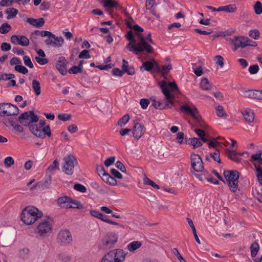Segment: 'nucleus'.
I'll list each match as a JSON object with an SVG mask.
<instances>
[{"label": "nucleus", "instance_id": "cd10ccee", "mask_svg": "<svg viewBox=\"0 0 262 262\" xmlns=\"http://www.w3.org/2000/svg\"><path fill=\"white\" fill-rule=\"evenodd\" d=\"M251 254L252 257H255L259 250V246L257 242H253L250 246Z\"/></svg>", "mask_w": 262, "mask_h": 262}, {"label": "nucleus", "instance_id": "58836bf2", "mask_svg": "<svg viewBox=\"0 0 262 262\" xmlns=\"http://www.w3.org/2000/svg\"><path fill=\"white\" fill-rule=\"evenodd\" d=\"M254 12L256 14L259 15L262 13V3L260 1H257L253 6Z\"/></svg>", "mask_w": 262, "mask_h": 262}, {"label": "nucleus", "instance_id": "de8ad7c7", "mask_svg": "<svg viewBox=\"0 0 262 262\" xmlns=\"http://www.w3.org/2000/svg\"><path fill=\"white\" fill-rule=\"evenodd\" d=\"M17 44L23 46H27L29 44V40L25 36H20V40L17 42Z\"/></svg>", "mask_w": 262, "mask_h": 262}, {"label": "nucleus", "instance_id": "6ab92c4d", "mask_svg": "<svg viewBox=\"0 0 262 262\" xmlns=\"http://www.w3.org/2000/svg\"><path fill=\"white\" fill-rule=\"evenodd\" d=\"M207 127V125L206 124V127L205 128H203L201 127L200 128H195L194 129L195 133L197 134V135L200 137L201 141L204 143L207 142L209 139L210 136L208 133H206L204 129H206Z\"/></svg>", "mask_w": 262, "mask_h": 262}, {"label": "nucleus", "instance_id": "c756f323", "mask_svg": "<svg viewBox=\"0 0 262 262\" xmlns=\"http://www.w3.org/2000/svg\"><path fill=\"white\" fill-rule=\"evenodd\" d=\"M157 69L161 73L163 76H165L172 69V66L170 63H168L167 65L163 66L162 69H161L159 66L157 65Z\"/></svg>", "mask_w": 262, "mask_h": 262}, {"label": "nucleus", "instance_id": "a211bd4d", "mask_svg": "<svg viewBox=\"0 0 262 262\" xmlns=\"http://www.w3.org/2000/svg\"><path fill=\"white\" fill-rule=\"evenodd\" d=\"M26 21L30 25L36 28H40L43 26L45 23V19L43 18L35 19L32 17H29L27 19Z\"/></svg>", "mask_w": 262, "mask_h": 262}, {"label": "nucleus", "instance_id": "774afa93", "mask_svg": "<svg viewBox=\"0 0 262 262\" xmlns=\"http://www.w3.org/2000/svg\"><path fill=\"white\" fill-rule=\"evenodd\" d=\"M111 173L114 177L118 179H122V175L121 174V173L115 169H111Z\"/></svg>", "mask_w": 262, "mask_h": 262}, {"label": "nucleus", "instance_id": "a18cd8bd", "mask_svg": "<svg viewBox=\"0 0 262 262\" xmlns=\"http://www.w3.org/2000/svg\"><path fill=\"white\" fill-rule=\"evenodd\" d=\"M29 250L28 248H24L19 250V255L23 259H27L29 257Z\"/></svg>", "mask_w": 262, "mask_h": 262}, {"label": "nucleus", "instance_id": "8fccbe9b", "mask_svg": "<svg viewBox=\"0 0 262 262\" xmlns=\"http://www.w3.org/2000/svg\"><path fill=\"white\" fill-rule=\"evenodd\" d=\"M58 257L60 260L63 262H70L72 259L71 256L64 253L59 254Z\"/></svg>", "mask_w": 262, "mask_h": 262}, {"label": "nucleus", "instance_id": "dca6fc26", "mask_svg": "<svg viewBox=\"0 0 262 262\" xmlns=\"http://www.w3.org/2000/svg\"><path fill=\"white\" fill-rule=\"evenodd\" d=\"M145 127L140 123H134V128L133 129V137L136 140H139L145 132Z\"/></svg>", "mask_w": 262, "mask_h": 262}, {"label": "nucleus", "instance_id": "7c9ffc66", "mask_svg": "<svg viewBox=\"0 0 262 262\" xmlns=\"http://www.w3.org/2000/svg\"><path fill=\"white\" fill-rule=\"evenodd\" d=\"M17 9L14 8H10L7 9L5 12L8 14L7 19H11L14 18L18 13Z\"/></svg>", "mask_w": 262, "mask_h": 262}, {"label": "nucleus", "instance_id": "052dcab7", "mask_svg": "<svg viewBox=\"0 0 262 262\" xmlns=\"http://www.w3.org/2000/svg\"><path fill=\"white\" fill-rule=\"evenodd\" d=\"M259 70V67L257 64L250 66L249 68V72L251 74H256Z\"/></svg>", "mask_w": 262, "mask_h": 262}, {"label": "nucleus", "instance_id": "4d7b16f0", "mask_svg": "<svg viewBox=\"0 0 262 262\" xmlns=\"http://www.w3.org/2000/svg\"><path fill=\"white\" fill-rule=\"evenodd\" d=\"M172 252L174 255H176L180 262H186L185 259L182 256L177 248H173L172 249Z\"/></svg>", "mask_w": 262, "mask_h": 262}, {"label": "nucleus", "instance_id": "bb28decb", "mask_svg": "<svg viewBox=\"0 0 262 262\" xmlns=\"http://www.w3.org/2000/svg\"><path fill=\"white\" fill-rule=\"evenodd\" d=\"M32 87L33 91L37 96H38L40 94L41 86L39 81L33 79L32 81Z\"/></svg>", "mask_w": 262, "mask_h": 262}, {"label": "nucleus", "instance_id": "0e129e2a", "mask_svg": "<svg viewBox=\"0 0 262 262\" xmlns=\"http://www.w3.org/2000/svg\"><path fill=\"white\" fill-rule=\"evenodd\" d=\"M156 4L155 0H146L145 7L147 10H151Z\"/></svg>", "mask_w": 262, "mask_h": 262}, {"label": "nucleus", "instance_id": "680f3d73", "mask_svg": "<svg viewBox=\"0 0 262 262\" xmlns=\"http://www.w3.org/2000/svg\"><path fill=\"white\" fill-rule=\"evenodd\" d=\"M115 157H114V156L110 157L105 160L104 164L106 167H109L110 166H111L114 164V163L115 162Z\"/></svg>", "mask_w": 262, "mask_h": 262}, {"label": "nucleus", "instance_id": "c9c22d12", "mask_svg": "<svg viewBox=\"0 0 262 262\" xmlns=\"http://www.w3.org/2000/svg\"><path fill=\"white\" fill-rule=\"evenodd\" d=\"M200 87L204 90H209L211 89V85L207 78H204L202 79L200 83Z\"/></svg>", "mask_w": 262, "mask_h": 262}, {"label": "nucleus", "instance_id": "09e8293b", "mask_svg": "<svg viewBox=\"0 0 262 262\" xmlns=\"http://www.w3.org/2000/svg\"><path fill=\"white\" fill-rule=\"evenodd\" d=\"M82 72V70L81 68L76 66H73L69 70V73L70 74H76L78 73H81Z\"/></svg>", "mask_w": 262, "mask_h": 262}, {"label": "nucleus", "instance_id": "393cba45", "mask_svg": "<svg viewBox=\"0 0 262 262\" xmlns=\"http://www.w3.org/2000/svg\"><path fill=\"white\" fill-rule=\"evenodd\" d=\"M142 246V243L140 241H133L127 246V249L129 252H133L140 248Z\"/></svg>", "mask_w": 262, "mask_h": 262}, {"label": "nucleus", "instance_id": "9d476101", "mask_svg": "<svg viewBox=\"0 0 262 262\" xmlns=\"http://www.w3.org/2000/svg\"><path fill=\"white\" fill-rule=\"evenodd\" d=\"M19 113L18 108L10 103L0 104V116L2 117L16 115Z\"/></svg>", "mask_w": 262, "mask_h": 262}, {"label": "nucleus", "instance_id": "603ef678", "mask_svg": "<svg viewBox=\"0 0 262 262\" xmlns=\"http://www.w3.org/2000/svg\"><path fill=\"white\" fill-rule=\"evenodd\" d=\"M24 62L25 64L28 67L30 68H33V64L30 58L27 55H25L23 57Z\"/></svg>", "mask_w": 262, "mask_h": 262}, {"label": "nucleus", "instance_id": "bf43d9fd", "mask_svg": "<svg viewBox=\"0 0 262 262\" xmlns=\"http://www.w3.org/2000/svg\"><path fill=\"white\" fill-rule=\"evenodd\" d=\"M210 157L216 162L219 163H221V159L220 158V152L219 151H217L215 152L210 153Z\"/></svg>", "mask_w": 262, "mask_h": 262}, {"label": "nucleus", "instance_id": "412c9836", "mask_svg": "<svg viewBox=\"0 0 262 262\" xmlns=\"http://www.w3.org/2000/svg\"><path fill=\"white\" fill-rule=\"evenodd\" d=\"M52 182V178L51 176H48L43 181H40L36 183L35 187H38L42 189L48 188Z\"/></svg>", "mask_w": 262, "mask_h": 262}, {"label": "nucleus", "instance_id": "864d4df0", "mask_svg": "<svg viewBox=\"0 0 262 262\" xmlns=\"http://www.w3.org/2000/svg\"><path fill=\"white\" fill-rule=\"evenodd\" d=\"M14 161L11 157H7V158H5L4 161V164L6 167H11L12 165L14 164Z\"/></svg>", "mask_w": 262, "mask_h": 262}, {"label": "nucleus", "instance_id": "4be33fe9", "mask_svg": "<svg viewBox=\"0 0 262 262\" xmlns=\"http://www.w3.org/2000/svg\"><path fill=\"white\" fill-rule=\"evenodd\" d=\"M242 114L247 122L250 123L253 122L254 120V114L250 108L246 109L242 112Z\"/></svg>", "mask_w": 262, "mask_h": 262}, {"label": "nucleus", "instance_id": "f03ea898", "mask_svg": "<svg viewBox=\"0 0 262 262\" xmlns=\"http://www.w3.org/2000/svg\"><path fill=\"white\" fill-rule=\"evenodd\" d=\"M125 37L129 41L126 48L135 54L139 55L141 52L151 54L154 52L153 47L149 44H154L150 33H148L146 36H144L140 33H136L134 34L130 30L127 32Z\"/></svg>", "mask_w": 262, "mask_h": 262}, {"label": "nucleus", "instance_id": "423d86ee", "mask_svg": "<svg viewBox=\"0 0 262 262\" xmlns=\"http://www.w3.org/2000/svg\"><path fill=\"white\" fill-rule=\"evenodd\" d=\"M127 253L122 249H117L110 251L104 255L101 262H122Z\"/></svg>", "mask_w": 262, "mask_h": 262}, {"label": "nucleus", "instance_id": "2f4dec72", "mask_svg": "<svg viewBox=\"0 0 262 262\" xmlns=\"http://www.w3.org/2000/svg\"><path fill=\"white\" fill-rule=\"evenodd\" d=\"M155 65H158L155 60L152 59V61H145L143 63L142 66L144 68L145 70L147 71H151Z\"/></svg>", "mask_w": 262, "mask_h": 262}, {"label": "nucleus", "instance_id": "ddd939ff", "mask_svg": "<svg viewBox=\"0 0 262 262\" xmlns=\"http://www.w3.org/2000/svg\"><path fill=\"white\" fill-rule=\"evenodd\" d=\"M51 35H48L45 43L47 46H53L55 47H60L64 43V39L61 36H56L50 32Z\"/></svg>", "mask_w": 262, "mask_h": 262}, {"label": "nucleus", "instance_id": "473e14b6", "mask_svg": "<svg viewBox=\"0 0 262 262\" xmlns=\"http://www.w3.org/2000/svg\"><path fill=\"white\" fill-rule=\"evenodd\" d=\"M220 138V137L218 138H211L210 136L209 137V139L208 141V147L209 148H215L216 147L217 145L220 144L221 143L217 141V139Z\"/></svg>", "mask_w": 262, "mask_h": 262}, {"label": "nucleus", "instance_id": "13d9d810", "mask_svg": "<svg viewBox=\"0 0 262 262\" xmlns=\"http://www.w3.org/2000/svg\"><path fill=\"white\" fill-rule=\"evenodd\" d=\"M78 57L79 58L88 59L90 58V55L89 51L87 50H84L82 51L79 54Z\"/></svg>", "mask_w": 262, "mask_h": 262}, {"label": "nucleus", "instance_id": "4c0bfd02", "mask_svg": "<svg viewBox=\"0 0 262 262\" xmlns=\"http://www.w3.org/2000/svg\"><path fill=\"white\" fill-rule=\"evenodd\" d=\"M256 169L257 180L259 183L262 185V169L259 165L254 164Z\"/></svg>", "mask_w": 262, "mask_h": 262}, {"label": "nucleus", "instance_id": "7ed1b4c3", "mask_svg": "<svg viewBox=\"0 0 262 262\" xmlns=\"http://www.w3.org/2000/svg\"><path fill=\"white\" fill-rule=\"evenodd\" d=\"M160 87L165 96V102L154 100L152 105L156 109L163 110L170 108L173 104L175 95L180 93L178 87L174 81L168 83L163 81Z\"/></svg>", "mask_w": 262, "mask_h": 262}, {"label": "nucleus", "instance_id": "3c124183", "mask_svg": "<svg viewBox=\"0 0 262 262\" xmlns=\"http://www.w3.org/2000/svg\"><path fill=\"white\" fill-rule=\"evenodd\" d=\"M214 61L216 64H219L221 68L224 67V58L221 55H216L214 57Z\"/></svg>", "mask_w": 262, "mask_h": 262}, {"label": "nucleus", "instance_id": "338daca9", "mask_svg": "<svg viewBox=\"0 0 262 262\" xmlns=\"http://www.w3.org/2000/svg\"><path fill=\"white\" fill-rule=\"evenodd\" d=\"M140 104L143 109H146L149 104V100L147 99L142 98L140 100Z\"/></svg>", "mask_w": 262, "mask_h": 262}, {"label": "nucleus", "instance_id": "aec40b11", "mask_svg": "<svg viewBox=\"0 0 262 262\" xmlns=\"http://www.w3.org/2000/svg\"><path fill=\"white\" fill-rule=\"evenodd\" d=\"M225 152L226 156L228 157V158H229L231 160L236 163L241 162L242 159L238 157L237 152H235V150L226 149Z\"/></svg>", "mask_w": 262, "mask_h": 262}, {"label": "nucleus", "instance_id": "5701e85b", "mask_svg": "<svg viewBox=\"0 0 262 262\" xmlns=\"http://www.w3.org/2000/svg\"><path fill=\"white\" fill-rule=\"evenodd\" d=\"M69 203H71V198L67 196L60 197L57 200V203L61 208L67 209Z\"/></svg>", "mask_w": 262, "mask_h": 262}, {"label": "nucleus", "instance_id": "2eb2a0df", "mask_svg": "<svg viewBox=\"0 0 262 262\" xmlns=\"http://www.w3.org/2000/svg\"><path fill=\"white\" fill-rule=\"evenodd\" d=\"M37 230L40 236H45L47 233L52 230V226L49 220L41 221L37 227Z\"/></svg>", "mask_w": 262, "mask_h": 262}, {"label": "nucleus", "instance_id": "4468645a", "mask_svg": "<svg viewBox=\"0 0 262 262\" xmlns=\"http://www.w3.org/2000/svg\"><path fill=\"white\" fill-rule=\"evenodd\" d=\"M191 164L194 171H202L204 169L203 161L198 155L193 154L191 155Z\"/></svg>", "mask_w": 262, "mask_h": 262}, {"label": "nucleus", "instance_id": "20e7f679", "mask_svg": "<svg viewBox=\"0 0 262 262\" xmlns=\"http://www.w3.org/2000/svg\"><path fill=\"white\" fill-rule=\"evenodd\" d=\"M42 212L33 206L26 207L21 214V220L27 225H31L34 223L38 219L42 217Z\"/></svg>", "mask_w": 262, "mask_h": 262}, {"label": "nucleus", "instance_id": "b1692460", "mask_svg": "<svg viewBox=\"0 0 262 262\" xmlns=\"http://www.w3.org/2000/svg\"><path fill=\"white\" fill-rule=\"evenodd\" d=\"M237 11V8L235 4H230L225 6H221L218 8V12L225 11L229 13H234Z\"/></svg>", "mask_w": 262, "mask_h": 262}, {"label": "nucleus", "instance_id": "c03bdc74", "mask_svg": "<svg viewBox=\"0 0 262 262\" xmlns=\"http://www.w3.org/2000/svg\"><path fill=\"white\" fill-rule=\"evenodd\" d=\"M51 35L50 32L48 31H38L35 30L32 34V36L33 35L38 36L40 35L42 37H47L48 35Z\"/></svg>", "mask_w": 262, "mask_h": 262}, {"label": "nucleus", "instance_id": "a878e982", "mask_svg": "<svg viewBox=\"0 0 262 262\" xmlns=\"http://www.w3.org/2000/svg\"><path fill=\"white\" fill-rule=\"evenodd\" d=\"M241 92L242 93V96H243L244 97L255 99V90H246L245 89H242L241 90Z\"/></svg>", "mask_w": 262, "mask_h": 262}, {"label": "nucleus", "instance_id": "f704fd0d", "mask_svg": "<svg viewBox=\"0 0 262 262\" xmlns=\"http://www.w3.org/2000/svg\"><path fill=\"white\" fill-rule=\"evenodd\" d=\"M189 144L193 146V148H196L202 145L201 141L198 138H191L189 139Z\"/></svg>", "mask_w": 262, "mask_h": 262}, {"label": "nucleus", "instance_id": "37998d69", "mask_svg": "<svg viewBox=\"0 0 262 262\" xmlns=\"http://www.w3.org/2000/svg\"><path fill=\"white\" fill-rule=\"evenodd\" d=\"M104 3L105 7L110 8H115L118 6V2L112 0H105Z\"/></svg>", "mask_w": 262, "mask_h": 262}, {"label": "nucleus", "instance_id": "f8f14e48", "mask_svg": "<svg viewBox=\"0 0 262 262\" xmlns=\"http://www.w3.org/2000/svg\"><path fill=\"white\" fill-rule=\"evenodd\" d=\"M57 241L61 246H66L72 242V236L70 232L67 230H61L58 234Z\"/></svg>", "mask_w": 262, "mask_h": 262}, {"label": "nucleus", "instance_id": "0eeeda50", "mask_svg": "<svg viewBox=\"0 0 262 262\" xmlns=\"http://www.w3.org/2000/svg\"><path fill=\"white\" fill-rule=\"evenodd\" d=\"M118 239L117 234L112 232H108L101 239L98 247L102 250L111 249L117 243Z\"/></svg>", "mask_w": 262, "mask_h": 262}, {"label": "nucleus", "instance_id": "f257e3e1", "mask_svg": "<svg viewBox=\"0 0 262 262\" xmlns=\"http://www.w3.org/2000/svg\"><path fill=\"white\" fill-rule=\"evenodd\" d=\"M33 111L26 112L21 114L18 117V121L24 126H28L30 132L36 137L43 139L46 136H51L49 125L44 126L46 124L45 120H40Z\"/></svg>", "mask_w": 262, "mask_h": 262}, {"label": "nucleus", "instance_id": "c85d7f7f", "mask_svg": "<svg viewBox=\"0 0 262 262\" xmlns=\"http://www.w3.org/2000/svg\"><path fill=\"white\" fill-rule=\"evenodd\" d=\"M68 206V208H77L78 209H83V205L80 203V202L73 200L71 198V203Z\"/></svg>", "mask_w": 262, "mask_h": 262}, {"label": "nucleus", "instance_id": "e2e57ef3", "mask_svg": "<svg viewBox=\"0 0 262 262\" xmlns=\"http://www.w3.org/2000/svg\"><path fill=\"white\" fill-rule=\"evenodd\" d=\"M58 118L60 120L66 121L71 119V115L67 114H61L58 116Z\"/></svg>", "mask_w": 262, "mask_h": 262}, {"label": "nucleus", "instance_id": "a19ab883", "mask_svg": "<svg viewBox=\"0 0 262 262\" xmlns=\"http://www.w3.org/2000/svg\"><path fill=\"white\" fill-rule=\"evenodd\" d=\"M144 184L145 185H148L152 186V187L156 188V189H159L160 187L158 185L156 184L154 182L150 180L149 178H148L147 177H145L144 178Z\"/></svg>", "mask_w": 262, "mask_h": 262}, {"label": "nucleus", "instance_id": "49530a36", "mask_svg": "<svg viewBox=\"0 0 262 262\" xmlns=\"http://www.w3.org/2000/svg\"><path fill=\"white\" fill-rule=\"evenodd\" d=\"M14 69L15 71L23 74H26L28 72V69L22 65H16Z\"/></svg>", "mask_w": 262, "mask_h": 262}, {"label": "nucleus", "instance_id": "79ce46f5", "mask_svg": "<svg viewBox=\"0 0 262 262\" xmlns=\"http://www.w3.org/2000/svg\"><path fill=\"white\" fill-rule=\"evenodd\" d=\"M217 115L220 117L227 116V114L225 112L223 107L219 105L215 108Z\"/></svg>", "mask_w": 262, "mask_h": 262}, {"label": "nucleus", "instance_id": "39448f33", "mask_svg": "<svg viewBox=\"0 0 262 262\" xmlns=\"http://www.w3.org/2000/svg\"><path fill=\"white\" fill-rule=\"evenodd\" d=\"M224 175L230 191L235 192L238 189L239 173L237 170H225Z\"/></svg>", "mask_w": 262, "mask_h": 262}, {"label": "nucleus", "instance_id": "f3484780", "mask_svg": "<svg viewBox=\"0 0 262 262\" xmlns=\"http://www.w3.org/2000/svg\"><path fill=\"white\" fill-rule=\"evenodd\" d=\"M67 62L65 58L63 56L59 57L56 64V68L60 73L63 75H65L67 72Z\"/></svg>", "mask_w": 262, "mask_h": 262}, {"label": "nucleus", "instance_id": "5fc2aeb1", "mask_svg": "<svg viewBox=\"0 0 262 262\" xmlns=\"http://www.w3.org/2000/svg\"><path fill=\"white\" fill-rule=\"evenodd\" d=\"M74 188L81 192H85L86 191V187L84 185L78 183L74 185Z\"/></svg>", "mask_w": 262, "mask_h": 262}, {"label": "nucleus", "instance_id": "6e6552de", "mask_svg": "<svg viewBox=\"0 0 262 262\" xmlns=\"http://www.w3.org/2000/svg\"><path fill=\"white\" fill-rule=\"evenodd\" d=\"M180 110L182 112L189 113L192 117L195 120L196 127H202L203 128L206 127V124L202 119L199 114L198 110L195 107L192 108L187 105H183L181 107Z\"/></svg>", "mask_w": 262, "mask_h": 262}, {"label": "nucleus", "instance_id": "6e6d98bb", "mask_svg": "<svg viewBox=\"0 0 262 262\" xmlns=\"http://www.w3.org/2000/svg\"><path fill=\"white\" fill-rule=\"evenodd\" d=\"M249 35L250 37L253 38L255 39H257L259 37V32L256 30H251L249 32Z\"/></svg>", "mask_w": 262, "mask_h": 262}, {"label": "nucleus", "instance_id": "1a4fd4ad", "mask_svg": "<svg viewBox=\"0 0 262 262\" xmlns=\"http://www.w3.org/2000/svg\"><path fill=\"white\" fill-rule=\"evenodd\" d=\"M232 42L234 45V51H236L238 48H244L247 46L255 47L256 46L255 42L248 37L242 36L234 37L232 40Z\"/></svg>", "mask_w": 262, "mask_h": 262}, {"label": "nucleus", "instance_id": "9b49d317", "mask_svg": "<svg viewBox=\"0 0 262 262\" xmlns=\"http://www.w3.org/2000/svg\"><path fill=\"white\" fill-rule=\"evenodd\" d=\"M64 164L63 166V171L69 175H72L73 173V169L75 165L77 164V161L75 157L69 155L65 157L63 159Z\"/></svg>", "mask_w": 262, "mask_h": 262}, {"label": "nucleus", "instance_id": "ea45409f", "mask_svg": "<svg viewBox=\"0 0 262 262\" xmlns=\"http://www.w3.org/2000/svg\"><path fill=\"white\" fill-rule=\"evenodd\" d=\"M11 26L8 23H4L0 27V33L2 34L7 33L11 29Z\"/></svg>", "mask_w": 262, "mask_h": 262}, {"label": "nucleus", "instance_id": "72a5a7b5", "mask_svg": "<svg viewBox=\"0 0 262 262\" xmlns=\"http://www.w3.org/2000/svg\"><path fill=\"white\" fill-rule=\"evenodd\" d=\"M129 119V115L128 114H126L118 121L117 125H118L120 127H123L128 122Z\"/></svg>", "mask_w": 262, "mask_h": 262}, {"label": "nucleus", "instance_id": "e433bc0d", "mask_svg": "<svg viewBox=\"0 0 262 262\" xmlns=\"http://www.w3.org/2000/svg\"><path fill=\"white\" fill-rule=\"evenodd\" d=\"M91 215L97 218L98 219L101 220V221L104 222V220H105L106 216L103 215L102 213L96 211V210H90V212Z\"/></svg>", "mask_w": 262, "mask_h": 262}, {"label": "nucleus", "instance_id": "69168bd1", "mask_svg": "<svg viewBox=\"0 0 262 262\" xmlns=\"http://www.w3.org/2000/svg\"><path fill=\"white\" fill-rule=\"evenodd\" d=\"M115 166L122 172H126V168L124 165L120 161H117L115 163Z\"/></svg>", "mask_w": 262, "mask_h": 262}]
</instances>
